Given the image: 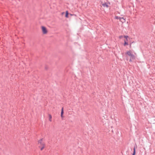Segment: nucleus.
I'll return each mask as SVG.
<instances>
[{"instance_id": "1", "label": "nucleus", "mask_w": 155, "mask_h": 155, "mask_svg": "<svg viewBox=\"0 0 155 155\" xmlns=\"http://www.w3.org/2000/svg\"><path fill=\"white\" fill-rule=\"evenodd\" d=\"M125 54H127L128 56H130V58H132L133 60L135 59V57L133 54L132 53V52L130 50L127 51L126 53H125Z\"/></svg>"}, {"instance_id": "2", "label": "nucleus", "mask_w": 155, "mask_h": 155, "mask_svg": "<svg viewBox=\"0 0 155 155\" xmlns=\"http://www.w3.org/2000/svg\"><path fill=\"white\" fill-rule=\"evenodd\" d=\"M41 29L43 33L44 34H45L47 33L48 32L46 28L44 26H42Z\"/></svg>"}, {"instance_id": "3", "label": "nucleus", "mask_w": 155, "mask_h": 155, "mask_svg": "<svg viewBox=\"0 0 155 155\" xmlns=\"http://www.w3.org/2000/svg\"><path fill=\"white\" fill-rule=\"evenodd\" d=\"M115 19H119V20L120 21H122V22H123V21H121V19H123L124 20V21L123 22H124L125 21V19L124 18H121L120 17H119V16H116L115 17Z\"/></svg>"}, {"instance_id": "4", "label": "nucleus", "mask_w": 155, "mask_h": 155, "mask_svg": "<svg viewBox=\"0 0 155 155\" xmlns=\"http://www.w3.org/2000/svg\"><path fill=\"white\" fill-rule=\"evenodd\" d=\"M42 139H41L38 141V143L39 144H40L41 145V146L45 145L44 143L42 142Z\"/></svg>"}, {"instance_id": "5", "label": "nucleus", "mask_w": 155, "mask_h": 155, "mask_svg": "<svg viewBox=\"0 0 155 155\" xmlns=\"http://www.w3.org/2000/svg\"><path fill=\"white\" fill-rule=\"evenodd\" d=\"M102 5L104 7H106L107 8H108L109 7L108 5L106 3H103L102 4Z\"/></svg>"}, {"instance_id": "6", "label": "nucleus", "mask_w": 155, "mask_h": 155, "mask_svg": "<svg viewBox=\"0 0 155 155\" xmlns=\"http://www.w3.org/2000/svg\"><path fill=\"white\" fill-rule=\"evenodd\" d=\"M63 114H64L63 108L62 107L61 109V117H63Z\"/></svg>"}, {"instance_id": "7", "label": "nucleus", "mask_w": 155, "mask_h": 155, "mask_svg": "<svg viewBox=\"0 0 155 155\" xmlns=\"http://www.w3.org/2000/svg\"><path fill=\"white\" fill-rule=\"evenodd\" d=\"M133 152L132 154V155H135L136 153V149H135V146H134L133 149Z\"/></svg>"}, {"instance_id": "8", "label": "nucleus", "mask_w": 155, "mask_h": 155, "mask_svg": "<svg viewBox=\"0 0 155 155\" xmlns=\"http://www.w3.org/2000/svg\"><path fill=\"white\" fill-rule=\"evenodd\" d=\"M127 41L126 40H124V46H125L126 45H128V43Z\"/></svg>"}, {"instance_id": "9", "label": "nucleus", "mask_w": 155, "mask_h": 155, "mask_svg": "<svg viewBox=\"0 0 155 155\" xmlns=\"http://www.w3.org/2000/svg\"><path fill=\"white\" fill-rule=\"evenodd\" d=\"M68 14H69V13H68V11H67L66 12V14H65V17H66V18H68Z\"/></svg>"}, {"instance_id": "10", "label": "nucleus", "mask_w": 155, "mask_h": 155, "mask_svg": "<svg viewBox=\"0 0 155 155\" xmlns=\"http://www.w3.org/2000/svg\"><path fill=\"white\" fill-rule=\"evenodd\" d=\"M49 116V120L50 121H51V118H52V116L50 114H49L48 115Z\"/></svg>"}, {"instance_id": "11", "label": "nucleus", "mask_w": 155, "mask_h": 155, "mask_svg": "<svg viewBox=\"0 0 155 155\" xmlns=\"http://www.w3.org/2000/svg\"><path fill=\"white\" fill-rule=\"evenodd\" d=\"M45 147V145H43L41 146H39V147L40 148V149L41 150H42L44 149Z\"/></svg>"}, {"instance_id": "12", "label": "nucleus", "mask_w": 155, "mask_h": 155, "mask_svg": "<svg viewBox=\"0 0 155 155\" xmlns=\"http://www.w3.org/2000/svg\"><path fill=\"white\" fill-rule=\"evenodd\" d=\"M124 38H125L126 40L127 41V38H128V36L127 35H124Z\"/></svg>"}, {"instance_id": "13", "label": "nucleus", "mask_w": 155, "mask_h": 155, "mask_svg": "<svg viewBox=\"0 0 155 155\" xmlns=\"http://www.w3.org/2000/svg\"><path fill=\"white\" fill-rule=\"evenodd\" d=\"M124 37V36H123V35H120L119 37V39H121L122 38H123Z\"/></svg>"}, {"instance_id": "14", "label": "nucleus", "mask_w": 155, "mask_h": 155, "mask_svg": "<svg viewBox=\"0 0 155 155\" xmlns=\"http://www.w3.org/2000/svg\"><path fill=\"white\" fill-rule=\"evenodd\" d=\"M132 60H133L132 58H130V59L129 60V61L130 62H132Z\"/></svg>"}, {"instance_id": "15", "label": "nucleus", "mask_w": 155, "mask_h": 155, "mask_svg": "<svg viewBox=\"0 0 155 155\" xmlns=\"http://www.w3.org/2000/svg\"><path fill=\"white\" fill-rule=\"evenodd\" d=\"M45 69H47V67H45Z\"/></svg>"}]
</instances>
